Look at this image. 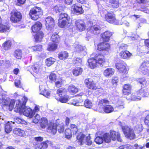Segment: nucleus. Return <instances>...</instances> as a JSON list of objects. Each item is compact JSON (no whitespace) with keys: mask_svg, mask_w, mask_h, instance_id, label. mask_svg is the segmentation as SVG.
I'll return each mask as SVG.
<instances>
[{"mask_svg":"<svg viewBox=\"0 0 149 149\" xmlns=\"http://www.w3.org/2000/svg\"><path fill=\"white\" fill-rule=\"evenodd\" d=\"M22 100L23 101L22 104L19 100L16 101L14 111L17 112L22 113L24 116L30 118H32L33 116L32 109L28 107H25L27 101V98L25 97H23Z\"/></svg>","mask_w":149,"mask_h":149,"instance_id":"obj_1","label":"nucleus"},{"mask_svg":"<svg viewBox=\"0 0 149 149\" xmlns=\"http://www.w3.org/2000/svg\"><path fill=\"white\" fill-rule=\"evenodd\" d=\"M104 56L99 54H97L94 58H91L88 60V65L91 69L96 67L98 64H102L104 61Z\"/></svg>","mask_w":149,"mask_h":149,"instance_id":"obj_2","label":"nucleus"},{"mask_svg":"<svg viewBox=\"0 0 149 149\" xmlns=\"http://www.w3.org/2000/svg\"><path fill=\"white\" fill-rule=\"evenodd\" d=\"M80 130H78L75 133V134H77L76 142H78L80 145H82L84 143H86L88 146L91 145L92 144V141L90 140V136L89 135L86 136L82 133L79 132Z\"/></svg>","mask_w":149,"mask_h":149,"instance_id":"obj_3","label":"nucleus"},{"mask_svg":"<svg viewBox=\"0 0 149 149\" xmlns=\"http://www.w3.org/2000/svg\"><path fill=\"white\" fill-rule=\"evenodd\" d=\"M85 97H86V96L85 95H83L82 93L75 95V106H82L84 104L85 107L89 108H91L92 106V104L91 101L87 99L85 101L84 103L83 102V98Z\"/></svg>","mask_w":149,"mask_h":149,"instance_id":"obj_4","label":"nucleus"},{"mask_svg":"<svg viewBox=\"0 0 149 149\" xmlns=\"http://www.w3.org/2000/svg\"><path fill=\"white\" fill-rule=\"evenodd\" d=\"M42 27L41 23L38 22L32 27V30L33 32L36 33L34 38L37 42L40 41L44 36V34L42 32L40 31Z\"/></svg>","mask_w":149,"mask_h":149,"instance_id":"obj_5","label":"nucleus"},{"mask_svg":"<svg viewBox=\"0 0 149 149\" xmlns=\"http://www.w3.org/2000/svg\"><path fill=\"white\" fill-rule=\"evenodd\" d=\"M109 104V100L106 99H102L99 102L98 106L100 107L103 109L104 111L106 113H109L113 111V107L109 105H106Z\"/></svg>","mask_w":149,"mask_h":149,"instance_id":"obj_6","label":"nucleus"},{"mask_svg":"<svg viewBox=\"0 0 149 149\" xmlns=\"http://www.w3.org/2000/svg\"><path fill=\"white\" fill-rule=\"evenodd\" d=\"M42 14L41 8L37 6H35L31 8L29 12V15L32 19L36 20Z\"/></svg>","mask_w":149,"mask_h":149,"instance_id":"obj_7","label":"nucleus"},{"mask_svg":"<svg viewBox=\"0 0 149 149\" xmlns=\"http://www.w3.org/2000/svg\"><path fill=\"white\" fill-rule=\"evenodd\" d=\"M148 93L147 91L143 88H141L137 91L131 97V99L134 101H139L141 100V97H146L148 95Z\"/></svg>","mask_w":149,"mask_h":149,"instance_id":"obj_8","label":"nucleus"},{"mask_svg":"<svg viewBox=\"0 0 149 149\" xmlns=\"http://www.w3.org/2000/svg\"><path fill=\"white\" fill-rule=\"evenodd\" d=\"M66 90L63 88H60L57 91V93L58 94L60 97L58 100L62 103H66L68 100L69 96L65 94Z\"/></svg>","mask_w":149,"mask_h":149,"instance_id":"obj_9","label":"nucleus"},{"mask_svg":"<svg viewBox=\"0 0 149 149\" xmlns=\"http://www.w3.org/2000/svg\"><path fill=\"white\" fill-rule=\"evenodd\" d=\"M122 129L125 136L130 139H133L135 137V134L134 130L128 127L125 126L122 127Z\"/></svg>","mask_w":149,"mask_h":149,"instance_id":"obj_10","label":"nucleus"},{"mask_svg":"<svg viewBox=\"0 0 149 149\" xmlns=\"http://www.w3.org/2000/svg\"><path fill=\"white\" fill-rule=\"evenodd\" d=\"M45 24L46 29L51 31L54 28L55 25L54 20L52 17H48L45 19Z\"/></svg>","mask_w":149,"mask_h":149,"instance_id":"obj_11","label":"nucleus"},{"mask_svg":"<svg viewBox=\"0 0 149 149\" xmlns=\"http://www.w3.org/2000/svg\"><path fill=\"white\" fill-rule=\"evenodd\" d=\"M11 15L10 19L12 22L16 23L20 21L22 16L19 12L16 11L12 12Z\"/></svg>","mask_w":149,"mask_h":149,"instance_id":"obj_12","label":"nucleus"},{"mask_svg":"<svg viewBox=\"0 0 149 149\" xmlns=\"http://www.w3.org/2000/svg\"><path fill=\"white\" fill-rule=\"evenodd\" d=\"M142 73L144 75H149V62L144 61L140 66Z\"/></svg>","mask_w":149,"mask_h":149,"instance_id":"obj_13","label":"nucleus"},{"mask_svg":"<svg viewBox=\"0 0 149 149\" xmlns=\"http://www.w3.org/2000/svg\"><path fill=\"white\" fill-rule=\"evenodd\" d=\"M115 66L117 69L119 70L120 72L124 73L127 72V70L126 68L127 65L123 61H121L119 63H116Z\"/></svg>","mask_w":149,"mask_h":149,"instance_id":"obj_14","label":"nucleus"},{"mask_svg":"<svg viewBox=\"0 0 149 149\" xmlns=\"http://www.w3.org/2000/svg\"><path fill=\"white\" fill-rule=\"evenodd\" d=\"M39 88L40 94H41L48 98L50 97L51 93L50 91L45 88V85H40Z\"/></svg>","mask_w":149,"mask_h":149,"instance_id":"obj_15","label":"nucleus"},{"mask_svg":"<svg viewBox=\"0 0 149 149\" xmlns=\"http://www.w3.org/2000/svg\"><path fill=\"white\" fill-rule=\"evenodd\" d=\"M84 83L86 86L89 89L96 90L97 88L96 84L93 81H90V79H85Z\"/></svg>","mask_w":149,"mask_h":149,"instance_id":"obj_16","label":"nucleus"},{"mask_svg":"<svg viewBox=\"0 0 149 149\" xmlns=\"http://www.w3.org/2000/svg\"><path fill=\"white\" fill-rule=\"evenodd\" d=\"M72 24V20L59 19L58 25L61 28H67L69 26Z\"/></svg>","mask_w":149,"mask_h":149,"instance_id":"obj_17","label":"nucleus"},{"mask_svg":"<svg viewBox=\"0 0 149 149\" xmlns=\"http://www.w3.org/2000/svg\"><path fill=\"white\" fill-rule=\"evenodd\" d=\"M101 28L98 25H95L88 29V31L94 34H97L100 33Z\"/></svg>","mask_w":149,"mask_h":149,"instance_id":"obj_18","label":"nucleus"},{"mask_svg":"<svg viewBox=\"0 0 149 149\" xmlns=\"http://www.w3.org/2000/svg\"><path fill=\"white\" fill-rule=\"evenodd\" d=\"M110 135L112 140L115 141L117 140L118 141L120 142L122 141V139L120 138V134L118 132H116L114 131L111 130Z\"/></svg>","mask_w":149,"mask_h":149,"instance_id":"obj_19","label":"nucleus"},{"mask_svg":"<svg viewBox=\"0 0 149 149\" xmlns=\"http://www.w3.org/2000/svg\"><path fill=\"white\" fill-rule=\"evenodd\" d=\"M133 124L135 125L134 130L135 131L139 133L142 131L143 127L140 122H137V119L135 118L133 122Z\"/></svg>","mask_w":149,"mask_h":149,"instance_id":"obj_20","label":"nucleus"},{"mask_svg":"<svg viewBox=\"0 0 149 149\" xmlns=\"http://www.w3.org/2000/svg\"><path fill=\"white\" fill-rule=\"evenodd\" d=\"M47 132L53 134H55L57 132L56 124L50 123L47 128Z\"/></svg>","mask_w":149,"mask_h":149,"instance_id":"obj_21","label":"nucleus"},{"mask_svg":"<svg viewBox=\"0 0 149 149\" xmlns=\"http://www.w3.org/2000/svg\"><path fill=\"white\" fill-rule=\"evenodd\" d=\"M106 20L108 22L113 23L116 20L115 15L113 13H108L105 15Z\"/></svg>","mask_w":149,"mask_h":149,"instance_id":"obj_22","label":"nucleus"},{"mask_svg":"<svg viewBox=\"0 0 149 149\" xmlns=\"http://www.w3.org/2000/svg\"><path fill=\"white\" fill-rule=\"evenodd\" d=\"M75 25L77 26V29L80 31H81L85 29V24L82 20H78L75 23Z\"/></svg>","mask_w":149,"mask_h":149,"instance_id":"obj_23","label":"nucleus"},{"mask_svg":"<svg viewBox=\"0 0 149 149\" xmlns=\"http://www.w3.org/2000/svg\"><path fill=\"white\" fill-rule=\"evenodd\" d=\"M109 47L110 45L108 43L103 42L98 45L97 49L100 51L107 50Z\"/></svg>","mask_w":149,"mask_h":149,"instance_id":"obj_24","label":"nucleus"},{"mask_svg":"<svg viewBox=\"0 0 149 149\" xmlns=\"http://www.w3.org/2000/svg\"><path fill=\"white\" fill-rule=\"evenodd\" d=\"M112 34V32L107 31L102 34L101 36L104 41L107 42L109 40L110 37Z\"/></svg>","mask_w":149,"mask_h":149,"instance_id":"obj_25","label":"nucleus"},{"mask_svg":"<svg viewBox=\"0 0 149 149\" xmlns=\"http://www.w3.org/2000/svg\"><path fill=\"white\" fill-rule=\"evenodd\" d=\"M13 132L14 134L20 136L24 137L26 135L25 131L18 128H15L13 130Z\"/></svg>","mask_w":149,"mask_h":149,"instance_id":"obj_26","label":"nucleus"},{"mask_svg":"<svg viewBox=\"0 0 149 149\" xmlns=\"http://www.w3.org/2000/svg\"><path fill=\"white\" fill-rule=\"evenodd\" d=\"M15 124V122L12 121H8L6 123L5 127V130L7 133H9L12 130V126H13V124Z\"/></svg>","mask_w":149,"mask_h":149,"instance_id":"obj_27","label":"nucleus"},{"mask_svg":"<svg viewBox=\"0 0 149 149\" xmlns=\"http://www.w3.org/2000/svg\"><path fill=\"white\" fill-rule=\"evenodd\" d=\"M114 72V69L110 68H107L104 71L103 74L107 77H111L113 75Z\"/></svg>","mask_w":149,"mask_h":149,"instance_id":"obj_28","label":"nucleus"},{"mask_svg":"<svg viewBox=\"0 0 149 149\" xmlns=\"http://www.w3.org/2000/svg\"><path fill=\"white\" fill-rule=\"evenodd\" d=\"M1 19L0 17V32H8L10 31V27L8 25H4L1 24Z\"/></svg>","mask_w":149,"mask_h":149,"instance_id":"obj_29","label":"nucleus"},{"mask_svg":"<svg viewBox=\"0 0 149 149\" xmlns=\"http://www.w3.org/2000/svg\"><path fill=\"white\" fill-rule=\"evenodd\" d=\"M119 55L122 58L128 59L131 56L132 54L129 51H126L124 52H121L120 53Z\"/></svg>","mask_w":149,"mask_h":149,"instance_id":"obj_30","label":"nucleus"},{"mask_svg":"<svg viewBox=\"0 0 149 149\" xmlns=\"http://www.w3.org/2000/svg\"><path fill=\"white\" fill-rule=\"evenodd\" d=\"M131 87L129 84H126L124 85L123 93L125 95H128L130 93Z\"/></svg>","mask_w":149,"mask_h":149,"instance_id":"obj_31","label":"nucleus"},{"mask_svg":"<svg viewBox=\"0 0 149 149\" xmlns=\"http://www.w3.org/2000/svg\"><path fill=\"white\" fill-rule=\"evenodd\" d=\"M68 56V53L66 51H62L59 53L58 57L60 60H64Z\"/></svg>","mask_w":149,"mask_h":149,"instance_id":"obj_32","label":"nucleus"},{"mask_svg":"<svg viewBox=\"0 0 149 149\" xmlns=\"http://www.w3.org/2000/svg\"><path fill=\"white\" fill-rule=\"evenodd\" d=\"M3 102L2 104L4 106H8L9 104L10 99L7 97V95L5 94H2Z\"/></svg>","mask_w":149,"mask_h":149,"instance_id":"obj_33","label":"nucleus"},{"mask_svg":"<svg viewBox=\"0 0 149 149\" xmlns=\"http://www.w3.org/2000/svg\"><path fill=\"white\" fill-rule=\"evenodd\" d=\"M28 69H29L31 72L33 71L36 73H38L39 70L40 66L38 64H36L34 65L29 66Z\"/></svg>","mask_w":149,"mask_h":149,"instance_id":"obj_34","label":"nucleus"},{"mask_svg":"<svg viewBox=\"0 0 149 149\" xmlns=\"http://www.w3.org/2000/svg\"><path fill=\"white\" fill-rule=\"evenodd\" d=\"M76 45V47L75 46V51H76V52L77 53H80L83 52L85 49V48L79 45L78 43L75 42V45Z\"/></svg>","mask_w":149,"mask_h":149,"instance_id":"obj_35","label":"nucleus"},{"mask_svg":"<svg viewBox=\"0 0 149 149\" xmlns=\"http://www.w3.org/2000/svg\"><path fill=\"white\" fill-rule=\"evenodd\" d=\"M11 45L12 43L10 40L6 41L3 44V49L6 50H8L10 49Z\"/></svg>","mask_w":149,"mask_h":149,"instance_id":"obj_36","label":"nucleus"},{"mask_svg":"<svg viewBox=\"0 0 149 149\" xmlns=\"http://www.w3.org/2000/svg\"><path fill=\"white\" fill-rule=\"evenodd\" d=\"M64 7L60 5L55 6L53 8V10L56 13H60L64 10Z\"/></svg>","mask_w":149,"mask_h":149,"instance_id":"obj_37","label":"nucleus"},{"mask_svg":"<svg viewBox=\"0 0 149 149\" xmlns=\"http://www.w3.org/2000/svg\"><path fill=\"white\" fill-rule=\"evenodd\" d=\"M48 146V145L46 142H43L37 145L36 149H45Z\"/></svg>","mask_w":149,"mask_h":149,"instance_id":"obj_38","label":"nucleus"},{"mask_svg":"<svg viewBox=\"0 0 149 149\" xmlns=\"http://www.w3.org/2000/svg\"><path fill=\"white\" fill-rule=\"evenodd\" d=\"M22 53L21 49H17L15 51L14 55L17 59H21L22 57Z\"/></svg>","mask_w":149,"mask_h":149,"instance_id":"obj_39","label":"nucleus"},{"mask_svg":"<svg viewBox=\"0 0 149 149\" xmlns=\"http://www.w3.org/2000/svg\"><path fill=\"white\" fill-rule=\"evenodd\" d=\"M103 141L107 143H110L111 140L110 134L109 133H105L103 136Z\"/></svg>","mask_w":149,"mask_h":149,"instance_id":"obj_40","label":"nucleus"},{"mask_svg":"<svg viewBox=\"0 0 149 149\" xmlns=\"http://www.w3.org/2000/svg\"><path fill=\"white\" fill-rule=\"evenodd\" d=\"M57 47V45L54 43H50L48 46L47 50L49 51L55 50Z\"/></svg>","mask_w":149,"mask_h":149,"instance_id":"obj_41","label":"nucleus"},{"mask_svg":"<svg viewBox=\"0 0 149 149\" xmlns=\"http://www.w3.org/2000/svg\"><path fill=\"white\" fill-rule=\"evenodd\" d=\"M83 12V10L81 8V6L79 5L78 6L76 4H75V13L76 14H81Z\"/></svg>","mask_w":149,"mask_h":149,"instance_id":"obj_42","label":"nucleus"},{"mask_svg":"<svg viewBox=\"0 0 149 149\" xmlns=\"http://www.w3.org/2000/svg\"><path fill=\"white\" fill-rule=\"evenodd\" d=\"M55 86L56 87L59 88L62 86L63 85V82L61 78H58L54 81Z\"/></svg>","mask_w":149,"mask_h":149,"instance_id":"obj_43","label":"nucleus"},{"mask_svg":"<svg viewBox=\"0 0 149 149\" xmlns=\"http://www.w3.org/2000/svg\"><path fill=\"white\" fill-rule=\"evenodd\" d=\"M109 2L112 4L113 8H117L118 7L119 2V0H109Z\"/></svg>","mask_w":149,"mask_h":149,"instance_id":"obj_44","label":"nucleus"},{"mask_svg":"<svg viewBox=\"0 0 149 149\" xmlns=\"http://www.w3.org/2000/svg\"><path fill=\"white\" fill-rule=\"evenodd\" d=\"M55 59L54 58L50 57L46 60L45 63L48 66H50L53 64L55 61Z\"/></svg>","mask_w":149,"mask_h":149,"instance_id":"obj_45","label":"nucleus"},{"mask_svg":"<svg viewBox=\"0 0 149 149\" xmlns=\"http://www.w3.org/2000/svg\"><path fill=\"white\" fill-rule=\"evenodd\" d=\"M48 124V121L45 118H42L40 121V126L43 128H45Z\"/></svg>","mask_w":149,"mask_h":149,"instance_id":"obj_46","label":"nucleus"},{"mask_svg":"<svg viewBox=\"0 0 149 149\" xmlns=\"http://www.w3.org/2000/svg\"><path fill=\"white\" fill-rule=\"evenodd\" d=\"M59 19H61L68 20H71L70 18L68 17L67 14L65 13H61L60 15L59 18Z\"/></svg>","mask_w":149,"mask_h":149,"instance_id":"obj_47","label":"nucleus"},{"mask_svg":"<svg viewBox=\"0 0 149 149\" xmlns=\"http://www.w3.org/2000/svg\"><path fill=\"white\" fill-rule=\"evenodd\" d=\"M51 40L53 42H57L60 40L59 36L57 33L53 34L51 37Z\"/></svg>","mask_w":149,"mask_h":149,"instance_id":"obj_48","label":"nucleus"},{"mask_svg":"<svg viewBox=\"0 0 149 149\" xmlns=\"http://www.w3.org/2000/svg\"><path fill=\"white\" fill-rule=\"evenodd\" d=\"M137 82L138 83H139L143 86H144L147 84L146 80L143 78L138 79L137 80Z\"/></svg>","mask_w":149,"mask_h":149,"instance_id":"obj_49","label":"nucleus"},{"mask_svg":"<svg viewBox=\"0 0 149 149\" xmlns=\"http://www.w3.org/2000/svg\"><path fill=\"white\" fill-rule=\"evenodd\" d=\"M32 49L34 51H41L42 49V46L41 45H37L31 47Z\"/></svg>","mask_w":149,"mask_h":149,"instance_id":"obj_50","label":"nucleus"},{"mask_svg":"<svg viewBox=\"0 0 149 149\" xmlns=\"http://www.w3.org/2000/svg\"><path fill=\"white\" fill-rule=\"evenodd\" d=\"M65 137L69 139L72 136L71 132L69 129H66L65 131Z\"/></svg>","mask_w":149,"mask_h":149,"instance_id":"obj_51","label":"nucleus"},{"mask_svg":"<svg viewBox=\"0 0 149 149\" xmlns=\"http://www.w3.org/2000/svg\"><path fill=\"white\" fill-rule=\"evenodd\" d=\"M82 69L80 67H75V76H77L81 74Z\"/></svg>","mask_w":149,"mask_h":149,"instance_id":"obj_52","label":"nucleus"},{"mask_svg":"<svg viewBox=\"0 0 149 149\" xmlns=\"http://www.w3.org/2000/svg\"><path fill=\"white\" fill-rule=\"evenodd\" d=\"M49 78L50 80L52 82H54L57 79L56 78V74L54 73H52L50 74Z\"/></svg>","mask_w":149,"mask_h":149,"instance_id":"obj_53","label":"nucleus"},{"mask_svg":"<svg viewBox=\"0 0 149 149\" xmlns=\"http://www.w3.org/2000/svg\"><path fill=\"white\" fill-rule=\"evenodd\" d=\"M68 92L71 94H73L74 93V86L71 84L69 85L68 88Z\"/></svg>","mask_w":149,"mask_h":149,"instance_id":"obj_54","label":"nucleus"},{"mask_svg":"<svg viewBox=\"0 0 149 149\" xmlns=\"http://www.w3.org/2000/svg\"><path fill=\"white\" fill-rule=\"evenodd\" d=\"M95 141L97 144H101L103 142V139L102 137L97 136L95 139Z\"/></svg>","mask_w":149,"mask_h":149,"instance_id":"obj_55","label":"nucleus"},{"mask_svg":"<svg viewBox=\"0 0 149 149\" xmlns=\"http://www.w3.org/2000/svg\"><path fill=\"white\" fill-rule=\"evenodd\" d=\"M145 46H143L142 47V49L147 48L146 49L148 51H145V53L149 54V39H147L145 41Z\"/></svg>","mask_w":149,"mask_h":149,"instance_id":"obj_56","label":"nucleus"},{"mask_svg":"<svg viewBox=\"0 0 149 149\" xmlns=\"http://www.w3.org/2000/svg\"><path fill=\"white\" fill-rule=\"evenodd\" d=\"M15 103V101L14 100H10L9 104L8 106H7L9 107V109L10 111H12L13 108Z\"/></svg>","mask_w":149,"mask_h":149,"instance_id":"obj_57","label":"nucleus"},{"mask_svg":"<svg viewBox=\"0 0 149 149\" xmlns=\"http://www.w3.org/2000/svg\"><path fill=\"white\" fill-rule=\"evenodd\" d=\"M40 119V115L37 114L33 119V122L35 123H37Z\"/></svg>","mask_w":149,"mask_h":149,"instance_id":"obj_58","label":"nucleus"},{"mask_svg":"<svg viewBox=\"0 0 149 149\" xmlns=\"http://www.w3.org/2000/svg\"><path fill=\"white\" fill-rule=\"evenodd\" d=\"M58 130L60 133L63 132L64 131V127L63 125H61L58 127Z\"/></svg>","mask_w":149,"mask_h":149,"instance_id":"obj_59","label":"nucleus"},{"mask_svg":"<svg viewBox=\"0 0 149 149\" xmlns=\"http://www.w3.org/2000/svg\"><path fill=\"white\" fill-rule=\"evenodd\" d=\"M118 78L117 76H114L113 77L112 81V83L114 85L116 84L118 82Z\"/></svg>","mask_w":149,"mask_h":149,"instance_id":"obj_60","label":"nucleus"},{"mask_svg":"<svg viewBox=\"0 0 149 149\" xmlns=\"http://www.w3.org/2000/svg\"><path fill=\"white\" fill-rule=\"evenodd\" d=\"M81 59L80 58H77L75 60V64L79 65H81Z\"/></svg>","mask_w":149,"mask_h":149,"instance_id":"obj_61","label":"nucleus"},{"mask_svg":"<svg viewBox=\"0 0 149 149\" xmlns=\"http://www.w3.org/2000/svg\"><path fill=\"white\" fill-rule=\"evenodd\" d=\"M127 47V46L126 44H122L119 47V48L120 50H121L123 49H126Z\"/></svg>","mask_w":149,"mask_h":149,"instance_id":"obj_62","label":"nucleus"},{"mask_svg":"<svg viewBox=\"0 0 149 149\" xmlns=\"http://www.w3.org/2000/svg\"><path fill=\"white\" fill-rule=\"evenodd\" d=\"M119 148L120 149H131V147L128 145L120 146Z\"/></svg>","mask_w":149,"mask_h":149,"instance_id":"obj_63","label":"nucleus"},{"mask_svg":"<svg viewBox=\"0 0 149 149\" xmlns=\"http://www.w3.org/2000/svg\"><path fill=\"white\" fill-rule=\"evenodd\" d=\"M145 124L148 126H149V114L146 117L145 121Z\"/></svg>","mask_w":149,"mask_h":149,"instance_id":"obj_64","label":"nucleus"}]
</instances>
